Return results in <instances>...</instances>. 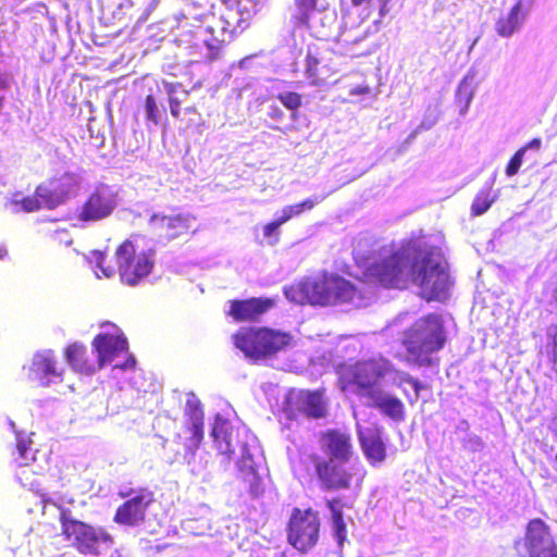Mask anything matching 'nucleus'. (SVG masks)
<instances>
[{
  "label": "nucleus",
  "instance_id": "f257e3e1",
  "mask_svg": "<svg viewBox=\"0 0 557 557\" xmlns=\"http://www.w3.org/2000/svg\"><path fill=\"white\" fill-rule=\"evenodd\" d=\"M408 247L413 251L410 283L418 287V296L426 302L445 301L454 281L442 248L424 236H411Z\"/></svg>",
  "mask_w": 557,
  "mask_h": 557
},
{
  "label": "nucleus",
  "instance_id": "f03ea898",
  "mask_svg": "<svg viewBox=\"0 0 557 557\" xmlns=\"http://www.w3.org/2000/svg\"><path fill=\"white\" fill-rule=\"evenodd\" d=\"M285 296L293 302L305 305L334 306L361 298L358 288L348 280L334 273L319 277H306L284 288Z\"/></svg>",
  "mask_w": 557,
  "mask_h": 557
},
{
  "label": "nucleus",
  "instance_id": "7ed1b4c3",
  "mask_svg": "<svg viewBox=\"0 0 557 557\" xmlns=\"http://www.w3.org/2000/svg\"><path fill=\"white\" fill-rule=\"evenodd\" d=\"M445 342L444 323L437 313H428L416 320L401 338L408 360L419 367H430L431 355L441 350Z\"/></svg>",
  "mask_w": 557,
  "mask_h": 557
},
{
  "label": "nucleus",
  "instance_id": "20e7f679",
  "mask_svg": "<svg viewBox=\"0 0 557 557\" xmlns=\"http://www.w3.org/2000/svg\"><path fill=\"white\" fill-rule=\"evenodd\" d=\"M79 186L75 173L64 172L50 177L37 185L33 195L21 197L20 193L13 195L11 203L17 211L25 213L41 209L54 210L75 196Z\"/></svg>",
  "mask_w": 557,
  "mask_h": 557
},
{
  "label": "nucleus",
  "instance_id": "39448f33",
  "mask_svg": "<svg viewBox=\"0 0 557 557\" xmlns=\"http://www.w3.org/2000/svg\"><path fill=\"white\" fill-rule=\"evenodd\" d=\"M408 246L409 238L399 249L374 260L364 269V280L388 289H407L410 284L413 258V251Z\"/></svg>",
  "mask_w": 557,
  "mask_h": 557
},
{
  "label": "nucleus",
  "instance_id": "423d86ee",
  "mask_svg": "<svg viewBox=\"0 0 557 557\" xmlns=\"http://www.w3.org/2000/svg\"><path fill=\"white\" fill-rule=\"evenodd\" d=\"M233 343L248 359L259 362L284 351L292 345L293 336L268 326L244 327L233 334Z\"/></svg>",
  "mask_w": 557,
  "mask_h": 557
},
{
  "label": "nucleus",
  "instance_id": "0eeeda50",
  "mask_svg": "<svg viewBox=\"0 0 557 557\" xmlns=\"http://www.w3.org/2000/svg\"><path fill=\"white\" fill-rule=\"evenodd\" d=\"M393 371L392 363L382 357L343 364L338 370V385L343 392L374 398L380 381Z\"/></svg>",
  "mask_w": 557,
  "mask_h": 557
},
{
  "label": "nucleus",
  "instance_id": "6e6552de",
  "mask_svg": "<svg viewBox=\"0 0 557 557\" xmlns=\"http://www.w3.org/2000/svg\"><path fill=\"white\" fill-rule=\"evenodd\" d=\"M61 535L75 550L83 555H99L100 543H113V537L102 528L81 521L73 517L69 508H61L59 513Z\"/></svg>",
  "mask_w": 557,
  "mask_h": 557
},
{
  "label": "nucleus",
  "instance_id": "1a4fd4ad",
  "mask_svg": "<svg viewBox=\"0 0 557 557\" xmlns=\"http://www.w3.org/2000/svg\"><path fill=\"white\" fill-rule=\"evenodd\" d=\"M115 262L121 282L136 286L151 273L154 267V251L138 250L132 240L126 239L115 250Z\"/></svg>",
  "mask_w": 557,
  "mask_h": 557
},
{
  "label": "nucleus",
  "instance_id": "9d476101",
  "mask_svg": "<svg viewBox=\"0 0 557 557\" xmlns=\"http://www.w3.org/2000/svg\"><path fill=\"white\" fill-rule=\"evenodd\" d=\"M321 490L326 492L349 491L359 485L362 478H358L352 467L347 466L350 460L325 459L312 453L308 456Z\"/></svg>",
  "mask_w": 557,
  "mask_h": 557
},
{
  "label": "nucleus",
  "instance_id": "9b49d317",
  "mask_svg": "<svg viewBox=\"0 0 557 557\" xmlns=\"http://www.w3.org/2000/svg\"><path fill=\"white\" fill-rule=\"evenodd\" d=\"M321 520L312 508H294L287 525V541L298 552L306 554L319 541Z\"/></svg>",
  "mask_w": 557,
  "mask_h": 557
},
{
  "label": "nucleus",
  "instance_id": "f8f14e48",
  "mask_svg": "<svg viewBox=\"0 0 557 557\" xmlns=\"http://www.w3.org/2000/svg\"><path fill=\"white\" fill-rule=\"evenodd\" d=\"M125 499L117 506L113 521L123 527H138L146 521L149 507L156 502L154 493L148 487L126 488L117 493Z\"/></svg>",
  "mask_w": 557,
  "mask_h": 557
},
{
  "label": "nucleus",
  "instance_id": "ddd939ff",
  "mask_svg": "<svg viewBox=\"0 0 557 557\" xmlns=\"http://www.w3.org/2000/svg\"><path fill=\"white\" fill-rule=\"evenodd\" d=\"M283 412L288 420L322 419L327 416L325 389H297L286 395Z\"/></svg>",
  "mask_w": 557,
  "mask_h": 557
},
{
  "label": "nucleus",
  "instance_id": "4468645a",
  "mask_svg": "<svg viewBox=\"0 0 557 557\" xmlns=\"http://www.w3.org/2000/svg\"><path fill=\"white\" fill-rule=\"evenodd\" d=\"M117 206V195L110 187H96L76 213L82 223L99 222L109 218Z\"/></svg>",
  "mask_w": 557,
  "mask_h": 557
},
{
  "label": "nucleus",
  "instance_id": "2eb2a0df",
  "mask_svg": "<svg viewBox=\"0 0 557 557\" xmlns=\"http://www.w3.org/2000/svg\"><path fill=\"white\" fill-rule=\"evenodd\" d=\"M523 545L529 557H557L556 540L549 525L541 518L527 523Z\"/></svg>",
  "mask_w": 557,
  "mask_h": 557
},
{
  "label": "nucleus",
  "instance_id": "dca6fc26",
  "mask_svg": "<svg viewBox=\"0 0 557 557\" xmlns=\"http://www.w3.org/2000/svg\"><path fill=\"white\" fill-rule=\"evenodd\" d=\"M318 444L325 459L351 460L355 455L352 435L341 428H330L318 434Z\"/></svg>",
  "mask_w": 557,
  "mask_h": 557
},
{
  "label": "nucleus",
  "instance_id": "f3484780",
  "mask_svg": "<svg viewBox=\"0 0 557 557\" xmlns=\"http://www.w3.org/2000/svg\"><path fill=\"white\" fill-rule=\"evenodd\" d=\"M276 300L270 297H251L230 301L227 315L236 322H256L273 309Z\"/></svg>",
  "mask_w": 557,
  "mask_h": 557
},
{
  "label": "nucleus",
  "instance_id": "a211bd4d",
  "mask_svg": "<svg viewBox=\"0 0 557 557\" xmlns=\"http://www.w3.org/2000/svg\"><path fill=\"white\" fill-rule=\"evenodd\" d=\"M91 346L97 352L98 369H102L114 358L128 350L127 339L120 331L97 334L91 342Z\"/></svg>",
  "mask_w": 557,
  "mask_h": 557
},
{
  "label": "nucleus",
  "instance_id": "6ab92c4d",
  "mask_svg": "<svg viewBox=\"0 0 557 557\" xmlns=\"http://www.w3.org/2000/svg\"><path fill=\"white\" fill-rule=\"evenodd\" d=\"M63 370L59 367L55 352L52 349L37 351L29 366V377L42 386L49 385L55 379L61 380Z\"/></svg>",
  "mask_w": 557,
  "mask_h": 557
},
{
  "label": "nucleus",
  "instance_id": "aec40b11",
  "mask_svg": "<svg viewBox=\"0 0 557 557\" xmlns=\"http://www.w3.org/2000/svg\"><path fill=\"white\" fill-rule=\"evenodd\" d=\"M360 448L372 467L382 465L387 457L386 444L380 428L358 429Z\"/></svg>",
  "mask_w": 557,
  "mask_h": 557
},
{
  "label": "nucleus",
  "instance_id": "412c9836",
  "mask_svg": "<svg viewBox=\"0 0 557 557\" xmlns=\"http://www.w3.org/2000/svg\"><path fill=\"white\" fill-rule=\"evenodd\" d=\"M151 222L160 237L172 240L193 233L187 215H153Z\"/></svg>",
  "mask_w": 557,
  "mask_h": 557
},
{
  "label": "nucleus",
  "instance_id": "4be33fe9",
  "mask_svg": "<svg viewBox=\"0 0 557 557\" xmlns=\"http://www.w3.org/2000/svg\"><path fill=\"white\" fill-rule=\"evenodd\" d=\"M338 74L336 65L326 62L308 52L306 55V75L314 86H324L331 81H335Z\"/></svg>",
  "mask_w": 557,
  "mask_h": 557
},
{
  "label": "nucleus",
  "instance_id": "5701e85b",
  "mask_svg": "<svg viewBox=\"0 0 557 557\" xmlns=\"http://www.w3.org/2000/svg\"><path fill=\"white\" fill-rule=\"evenodd\" d=\"M64 357L76 372L90 374L97 369L88 356L87 347L83 344H70L64 350Z\"/></svg>",
  "mask_w": 557,
  "mask_h": 557
},
{
  "label": "nucleus",
  "instance_id": "b1692460",
  "mask_svg": "<svg viewBox=\"0 0 557 557\" xmlns=\"http://www.w3.org/2000/svg\"><path fill=\"white\" fill-rule=\"evenodd\" d=\"M238 482L243 488L251 496H260L264 488L262 486V480L250 460L243 459L242 466L239 467Z\"/></svg>",
  "mask_w": 557,
  "mask_h": 557
},
{
  "label": "nucleus",
  "instance_id": "393cba45",
  "mask_svg": "<svg viewBox=\"0 0 557 557\" xmlns=\"http://www.w3.org/2000/svg\"><path fill=\"white\" fill-rule=\"evenodd\" d=\"M232 425L227 420L220 417L214 419L211 429V436L215 444L216 449L222 454L230 457L235 453V447L232 443Z\"/></svg>",
  "mask_w": 557,
  "mask_h": 557
},
{
  "label": "nucleus",
  "instance_id": "a878e982",
  "mask_svg": "<svg viewBox=\"0 0 557 557\" xmlns=\"http://www.w3.org/2000/svg\"><path fill=\"white\" fill-rule=\"evenodd\" d=\"M524 16L522 0H519L506 15L500 16L496 22L497 34L502 37L511 36L519 28Z\"/></svg>",
  "mask_w": 557,
  "mask_h": 557
},
{
  "label": "nucleus",
  "instance_id": "bb28decb",
  "mask_svg": "<svg viewBox=\"0 0 557 557\" xmlns=\"http://www.w3.org/2000/svg\"><path fill=\"white\" fill-rule=\"evenodd\" d=\"M373 399V406L377 408L381 413L396 422L404 421L406 410L403 401L399 398L392 395H386L383 397H377L374 395Z\"/></svg>",
  "mask_w": 557,
  "mask_h": 557
},
{
  "label": "nucleus",
  "instance_id": "cd10ccee",
  "mask_svg": "<svg viewBox=\"0 0 557 557\" xmlns=\"http://www.w3.org/2000/svg\"><path fill=\"white\" fill-rule=\"evenodd\" d=\"M324 0H294L296 13L293 15L295 26L302 27L309 25L311 14L319 9L320 2Z\"/></svg>",
  "mask_w": 557,
  "mask_h": 557
},
{
  "label": "nucleus",
  "instance_id": "c85d7f7f",
  "mask_svg": "<svg viewBox=\"0 0 557 557\" xmlns=\"http://www.w3.org/2000/svg\"><path fill=\"white\" fill-rule=\"evenodd\" d=\"M203 426L205 423H186L184 426L185 433L188 434L181 444L185 447L186 453L194 454L203 441Z\"/></svg>",
  "mask_w": 557,
  "mask_h": 557
},
{
  "label": "nucleus",
  "instance_id": "c756f323",
  "mask_svg": "<svg viewBox=\"0 0 557 557\" xmlns=\"http://www.w3.org/2000/svg\"><path fill=\"white\" fill-rule=\"evenodd\" d=\"M339 503L341 500L338 498H334L327 500L326 505L332 513V524L336 540L339 545H343L346 539V523L344 521L343 512L338 508Z\"/></svg>",
  "mask_w": 557,
  "mask_h": 557
},
{
  "label": "nucleus",
  "instance_id": "7c9ffc66",
  "mask_svg": "<svg viewBox=\"0 0 557 557\" xmlns=\"http://www.w3.org/2000/svg\"><path fill=\"white\" fill-rule=\"evenodd\" d=\"M495 196H492L491 187L479 190L471 203V215L480 216L484 214L495 202Z\"/></svg>",
  "mask_w": 557,
  "mask_h": 557
},
{
  "label": "nucleus",
  "instance_id": "2f4dec72",
  "mask_svg": "<svg viewBox=\"0 0 557 557\" xmlns=\"http://www.w3.org/2000/svg\"><path fill=\"white\" fill-rule=\"evenodd\" d=\"M546 360L549 369L557 374V324L550 325L547 331Z\"/></svg>",
  "mask_w": 557,
  "mask_h": 557
},
{
  "label": "nucleus",
  "instance_id": "473e14b6",
  "mask_svg": "<svg viewBox=\"0 0 557 557\" xmlns=\"http://www.w3.org/2000/svg\"><path fill=\"white\" fill-rule=\"evenodd\" d=\"M318 202V198H308L299 203L286 206L282 209L281 216L285 222H288L293 218L300 215L302 212L312 210Z\"/></svg>",
  "mask_w": 557,
  "mask_h": 557
},
{
  "label": "nucleus",
  "instance_id": "72a5a7b5",
  "mask_svg": "<svg viewBox=\"0 0 557 557\" xmlns=\"http://www.w3.org/2000/svg\"><path fill=\"white\" fill-rule=\"evenodd\" d=\"M184 414L186 423H205V413L200 400L195 397L186 400Z\"/></svg>",
  "mask_w": 557,
  "mask_h": 557
},
{
  "label": "nucleus",
  "instance_id": "f704fd0d",
  "mask_svg": "<svg viewBox=\"0 0 557 557\" xmlns=\"http://www.w3.org/2000/svg\"><path fill=\"white\" fill-rule=\"evenodd\" d=\"M32 441L28 437H23L17 435L16 442V453L17 457L15 458V462L18 467H23L27 465L28 453L30 450Z\"/></svg>",
  "mask_w": 557,
  "mask_h": 557
},
{
  "label": "nucleus",
  "instance_id": "c9c22d12",
  "mask_svg": "<svg viewBox=\"0 0 557 557\" xmlns=\"http://www.w3.org/2000/svg\"><path fill=\"white\" fill-rule=\"evenodd\" d=\"M277 99L282 102V104L285 108L292 111L298 110L302 103L301 95L295 91L280 94L277 96Z\"/></svg>",
  "mask_w": 557,
  "mask_h": 557
},
{
  "label": "nucleus",
  "instance_id": "e433bc0d",
  "mask_svg": "<svg viewBox=\"0 0 557 557\" xmlns=\"http://www.w3.org/2000/svg\"><path fill=\"white\" fill-rule=\"evenodd\" d=\"M94 257L96 267L101 271V273L106 277H111L115 270L108 256L104 252L97 251Z\"/></svg>",
  "mask_w": 557,
  "mask_h": 557
},
{
  "label": "nucleus",
  "instance_id": "4c0bfd02",
  "mask_svg": "<svg viewBox=\"0 0 557 557\" xmlns=\"http://www.w3.org/2000/svg\"><path fill=\"white\" fill-rule=\"evenodd\" d=\"M525 153V148H520L519 150H517L515 152V154L510 158L507 166H506V170H505V173L507 176H513L516 175L518 172H519V169L522 164V161H523V156Z\"/></svg>",
  "mask_w": 557,
  "mask_h": 557
},
{
  "label": "nucleus",
  "instance_id": "58836bf2",
  "mask_svg": "<svg viewBox=\"0 0 557 557\" xmlns=\"http://www.w3.org/2000/svg\"><path fill=\"white\" fill-rule=\"evenodd\" d=\"M145 109H146V117L148 121H151L153 124H159V110L157 106V100L152 95H148L145 99Z\"/></svg>",
  "mask_w": 557,
  "mask_h": 557
},
{
  "label": "nucleus",
  "instance_id": "ea45409f",
  "mask_svg": "<svg viewBox=\"0 0 557 557\" xmlns=\"http://www.w3.org/2000/svg\"><path fill=\"white\" fill-rule=\"evenodd\" d=\"M286 222L284 221V219H282V216L280 215L277 219L267 223L264 226H263V236L265 238H272L274 237V240L272 242V244H276L277 240H278V228L285 224Z\"/></svg>",
  "mask_w": 557,
  "mask_h": 557
},
{
  "label": "nucleus",
  "instance_id": "a19ab883",
  "mask_svg": "<svg viewBox=\"0 0 557 557\" xmlns=\"http://www.w3.org/2000/svg\"><path fill=\"white\" fill-rule=\"evenodd\" d=\"M172 86L169 87V104L171 114L177 119L180 117L181 100L174 96Z\"/></svg>",
  "mask_w": 557,
  "mask_h": 557
},
{
  "label": "nucleus",
  "instance_id": "79ce46f5",
  "mask_svg": "<svg viewBox=\"0 0 557 557\" xmlns=\"http://www.w3.org/2000/svg\"><path fill=\"white\" fill-rule=\"evenodd\" d=\"M400 382L411 385L412 388L414 389L417 396L419 395L420 391L422 389L421 382L418 379L410 376L409 374H404L400 379Z\"/></svg>",
  "mask_w": 557,
  "mask_h": 557
},
{
  "label": "nucleus",
  "instance_id": "37998d69",
  "mask_svg": "<svg viewBox=\"0 0 557 557\" xmlns=\"http://www.w3.org/2000/svg\"><path fill=\"white\" fill-rule=\"evenodd\" d=\"M283 115H284V113L278 107L272 106L270 108V112H269L270 117L281 120L283 117Z\"/></svg>",
  "mask_w": 557,
  "mask_h": 557
},
{
  "label": "nucleus",
  "instance_id": "c03bdc74",
  "mask_svg": "<svg viewBox=\"0 0 557 557\" xmlns=\"http://www.w3.org/2000/svg\"><path fill=\"white\" fill-rule=\"evenodd\" d=\"M541 139L540 138H533L532 140H530L525 146H523L522 148H525V151L528 149H539L541 147Z\"/></svg>",
  "mask_w": 557,
  "mask_h": 557
},
{
  "label": "nucleus",
  "instance_id": "a18cd8bd",
  "mask_svg": "<svg viewBox=\"0 0 557 557\" xmlns=\"http://www.w3.org/2000/svg\"><path fill=\"white\" fill-rule=\"evenodd\" d=\"M208 48L210 49V58L216 59L220 55L221 45L212 46L208 44Z\"/></svg>",
  "mask_w": 557,
  "mask_h": 557
},
{
  "label": "nucleus",
  "instance_id": "49530a36",
  "mask_svg": "<svg viewBox=\"0 0 557 557\" xmlns=\"http://www.w3.org/2000/svg\"><path fill=\"white\" fill-rule=\"evenodd\" d=\"M136 360L133 356L128 357L123 366H117L121 369L134 368Z\"/></svg>",
  "mask_w": 557,
  "mask_h": 557
},
{
  "label": "nucleus",
  "instance_id": "de8ad7c7",
  "mask_svg": "<svg viewBox=\"0 0 557 557\" xmlns=\"http://www.w3.org/2000/svg\"><path fill=\"white\" fill-rule=\"evenodd\" d=\"M10 86V82L7 76L0 74V90H5Z\"/></svg>",
  "mask_w": 557,
  "mask_h": 557
},
{
  "label": "nucleus",
  "instance_id": "09e8293b",
  "mask_svg": "<svg viewBox=\"0 0 557 557\" xmlns=\"http://www.w3.org/2000/svg\"><path fill=\"white\" fill-rule=\"evenodd\" d=\"M369 92V87L362 86V87H356L350 91V95H364Z\"/></svg>",
  "mask_w": 557,
  "mask_h": 557
},
{
  "label": "nucleus",
  "instance_id": "8fccbe9b",
  "mask_svg": "<svg viewBox=\"0 0 557 557\" xmlns=\"http://www.w3.org/2000/svg\"><path fill=\"white\" fill-rule=\"evenodd\" d=\"M224 5H226L228 9H233L237 7L240 2V0H220Z\"/></svg>",
  "mask_w": 557,
  "mask_h": 557
},
{
  "label": "nucleus",
  "instance_id": "3c124183",
  "mask_svg": "<svg viewBox=\"0 0 557 557\" xmlns=\"http://www.w3.org/2000/svg\"><path fill=\"white\" fill-rule=\"evenodd\" d=\"M372 0H350L351 4L354 7H361V5H368L371 3Z\"/></svg>",
  "mask_w": 557,
  "mask_h": 557
},
{
  "label": "nucleus",
  "instance_id": "603ef678",
  "mask_svg": "<svg viewBox=\"0 0 557 557\" xmlns=\"http://www.w3.org/2000/svg\"><path fill=\"white\" fill-rule=\"evenodd\" d=\"M8 257V249L4 246H0V260Z\"/></svg>",
  "mask_w": 557,
  "mask_h": 557
},
{
  "label": "nucleus",
  "instance_id": "864d4df0",
  "mask_svg": "<svg viewBox=\"0 0 557 557\" xmlns=\"http://www.w3.org/2000/svg\"><path fill=\"white\" fill-rule=\"evenodd\" d=\"M553 300L557 307V286L555 287V289L553 290Z\"/></svg>",
  "mask_w": 557,
  "mask_h": 557
},
{
  "label": "nucleus",
  "instance_id": "5fc2aeb1",
  "mask_svg": "<svg viewBox=\"0 0 557 557\" xmlns=\"http://www.w3.org/2000/svg\"><path fill=\"white\" fill-rule=\"evenodd\" d=\"M3 103H4V97L0 96V111L3 108Z\"/></svg>",
  "mask_w": 557,
  "mask_h": 557
},
{
  "label": "nucleus",
  "instance_id": "6e6d98bb",
  "mask_svg": "<svg viewBox=\"0 0 557 557\" xmlns=\"http://www.w3.org/2000/svg\"><path fill=\"white\" fill-rule=\"evenodd\" d=\"M555 461L557 462V455L555 456Z\"/></svg>",
  "mask_w": 557,
  "mask_h": 557
}]
</instances>
